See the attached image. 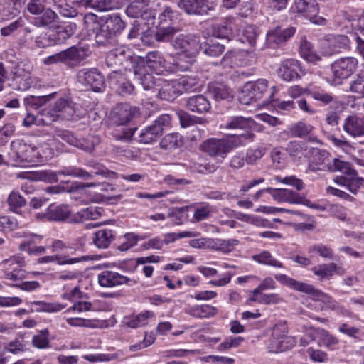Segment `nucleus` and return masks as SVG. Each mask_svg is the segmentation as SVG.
<instances>
[{"instance_id":"412c9836","label":"nucleus","mask_w":364,"mask_h":364,"mask_svg":"<svg viewBox=\"0 0 364 364\" xmlns=\"http://www.w3.org/2000/svg\"><path fill=\"white\" fill-rule=\"evenodd\" d=\"M301 71L299 62L295 59H287L282 62L278 69V74L284 80L289 82L300 77Z\"/></svg>"},{"instance_id":"09e8293b","label":"nucleus","mask_w":364,"mask_h":364,"mask_svg":"<svg viewBox=\"0 0 364 364\" xmlns=\"http://www.w3.org/2000/svg\"><path fill=\"white\" fill-rule=\"evenodd\" d=\"M156 27L161 26L163 24L171 22L176 14V11H173L171 7L168 6H163L156 9Z\"/></svg>"},{"instance_id":"c85d7f7f","label":"nucleus","mask_w":364,"mask_h":364,"mask_svg":"<svg viewBox=\"0 0 364 364\" xmlns=\"http://www.w3.org/2000/svg\"><path fill=\"white\" fill-rule=\"evenodd\" d=\"M312 271L316 276L318 277V279L321 281L325 279H329L333 274L339 275L344 274L343 268L333 262L318 265L313 268Z\"/></svg>"},{"instance_id":"393cba45","label":"nucleus","mask_w":364,"mask_h":364,"mask_svg":"<svg viewBox=\"0 0 364 364\" xmlns=\"http://www.w3.org/2000/svg\"><path fill=\"white\" fill-rule=\"evenodd\" d=\"M55 136L58 137L68 144L86 151H91L93 144L84 138L77 139L68 130L57 129Z\"/></svg>"},{"instance_id":"f8f14e48","label":"nucleus","mask_w":364,"mask_h":364,"mask_svg":"<svg viewBox=\"0 0 364 364\" xmlns=\"http://www.w3.org/2000/svg\"><path fill=\"white\" fill-rule=\"evenodd\" d=\"M176 50L181 53L198 55L202 48L200 36L195 34H179L171 41Z\"/></svg>"},{"instance_id":"72a5a7b5","label":"nucleus","mask_w":364,"mask_h":364,"mask_svg":"<svg viewBox=\"0 0 364 364\" xmlns=\"http://www.w3.org/2000/svg\"><path fill=\"white\" fill-rule=\"evenodd\" d=\"M175 80L180 95L196 91L200 87V80L196 76L184 75Z\"/></svg>"},{"instance_id":"4be33fe9","label":"nucleus","mask_w":364,"mask_h":364,"mask_svg":"<svg viewBox=\"0 0 364 364\" xmlns=\"http://www.w3.org/2000/svg\"><path fill=\"white\" fill-rule=\"evenodd\" d=\"M325 41L329 50L326 52L328 55L348 50L350 46V41L346 35H328L326 37Z\"/></svg>"},{"instance_id":"58836bf2","label":"nucleus","mask_w":364,"mask_h":364,"mask_svg":"<svg viewBox=\"0 0 364 364\" xmlns=\"http://www.w3.org/2000/svg\"><path fill=\"white\" fill-rule=\"evenodd\" d=\"M183 144L182 136L178 133L166 134L160 141V147L168 151L180 148Z\"/></svg>"},{"instance_id":"4d7b16f0","label":"nucleus","mask_w":364,"mask_h":364,"mask_svg":"<svg viewBox=\"0 0 364 364\" xmlns=\"http://www.w3.org/2000/svg\"><path fill=\"white\" fill-rule=\"evenodd\" d=\"M50 124L51 120L48 119L47 117L43 116L42 111L38 116L30 113L27 114L23 121V125L26 127H29L33 124L49 125Z\"/></svg>"},{"instance_id":"9b49d317","label":"nucleus","mask_w":364,"mask_h":364,"mask_svg":"<svg viewBox=\"0 0 364 364\" xmlns=\"http://www.w3.org/2000/svg\"><path fill=\"white\" fill-rule=\"evenodd\" d=\"M77 82L94 92H101L105 88V78L97 68H83L78 70Z\"/></svg>"},{"instance_id":"f3484780","label":"nucleus","mask_w":364,"mask_h":364,"mask_svg":"<svg viewBox=\"0 0 364 364\" xmlns=\"http://www.w3.org/2000/svg\"><path fill=\"white\" fill-rule=\"evenodd\" d=\"M97 280L101 287L106 288H112L122 284L131 286L136 283L134 279L110 270H105L99 274Z\"/></svg>"},{"instance_id":"cd10ccee","label":"nucleus","mask_w":364,"mask_h":364,"mask_svg":"<svg viewBox=\"0 0 364 364\" xmlns=\"http://www.w3.org/2000/svg\"><path fill=\"white\" fill-rule=\"evenodd\" d=\"M88 256H80L76 257H70V254L67 255H55L52 256H45L38 259V263H50L56 262L59 265L73 264L83 261H87Z\"/></svg>"},{"instance_id":"c03bdc74","label":"nucleus","mask_w":364,"mask_h":364,"mask_svg":"<svg viewBox=\"0 0 364 364\" xmlns=\"http://www.w3.org/2000/svg\"><path fill=\"white\" fill-rule=\"evenodd\" d=\"M252 258L254 261L261 264L277 268H284L282 262L277 260L269 251H262L259 254L254 255Z\"/></svg>"},{"instance_id":"7ed1b4c3","label":"nucleus","mask_w":364,"mask_h":364,"mask_svg":"<svg viewBox=\"0 0 364 364\" xmlns=\"http://www.w3.org/2000/svg\"><path fill=\"white\" fill-rule=\"evenodd\" d=\"M97 25L94 32L95 42L103 46L112 44L125 28V23L118 14L105 17Z\"/></svg>"},{"instance_id":"69168bd1","label":"nucleus","mask_w":364,"mask_h":364,"mask_svg":"<svg viewBox=\"0 0 364 364\" xmlns=\"http://www.w3.org/2000/svg\"><path fill=\"white\" fill-rule=\"evenodd\" d=\"M51 96V95L38 97L30 95L24 99V103L27 107H29L34 109H38L44 105Z\"/></svg>"},{"instance_id":"052dcab7","label":"nucleus","mask_w":364,"mask_h":364,"mask_svg":"<svg viewBox=\"0 0 364 364\" xmlns=\"http://www.w3.org/2000/svg\"><path fill=\"white\" fill-rule=\"evenodd\" d=\"M309 253H317L321 257L331 259L333 257V252L332 249L323 244H316L310 246L308 250Z\"/></svg>"},{"instance_id":"2eb2a0df","label":"nucleus","mask_w":364,"mask_h":364,"mask_svg":"<svg viewBox=\"0 0 364 364\" xmlns=\"http://www.w3.org/2000/svg\"><path fill=\"white\" fill-rule=\"evenodd\" d=\"M295 9L297 13L308 18L311 23L324 26L326 24V19L318 16V4L316 0H296Z\"/></svg>"},{"instance_id":"c756f323","label":"nucleus","mask_w":364,"mask_h":364,"mask_svg":"<svg viewBox=\"0 0 364 364\" xmlns=\"http://www.w3.org/2000/svg\"><path fill=\"white\" fill-rule=\"evenodd\" d=\"M94 183H79L77 182L63 181L58 186H53L46 188V192L50 194H58L63 192H73L78 188H91L95 186Z\"/></svg>"},{"instance_id":"2f4dec72","label":"nucleus","mask_w":364,"mask_h":364,"mask_svg":"<svg viewBox=\"0 0 364 364\" xmlns=\"http://www.w3.org/2000/svg\"><path fill=\"white\" fill-rule=\"evenodd\" d=\"M197 55L181 53L171 64V73L189 70L196 62Z\"/></svg>"},{"instance_id":"774afa93","label":"nucleus","mask_w":364,"mask_h":364,"mask_svg":"<svg viewBox=\"0 0 364 364\" xmlns=\"http://www.w3.org/2000/svg\"><path fill=\"white\" fill-rule=\"evenodd\" d=\"M122 239L123 242L118 246L117 249L124 252L134 247L137 244L139 237L137 235L130 232L125 234Z\"/></svg>"},{"instance_id":"680f3d73","label":"nucleus","mask_w":364,"mask_h":364,"mask_svg":"<svg viewBox=\"0 0 364 364\" xmlns=\"http://www.w3.org/2000/svg\"><path fill=\"white\" fill-rule=\"evenodd\" d=\"M49 331L46 328L34 335L32 338L33 345L38 348H46L49 347Z\"/></svg>"},{"instance_id":"5fc2aeb1","label":"nucleus","mask_w":364,"mask_h":364,"mask_svg":"<svg viewBox=\"0 0 364 364\" xmlns=\"http://www.w3.org/2000/svg\"><path fill=\"white\" fill-rule=\"evenodd\" d=\"M188 206L173 208L169 210L168 217L171 218L174 224L181 225L188 217Z\"/></svg>"},{"instance_id":"6e6d98bb","label":"nucleus","mask_w":364,"mask_h":364,"mask_svg":"<svg viewBox=\"0 0 364 364\" xmlns=\"http://www.w3.org/2000/svg\"><path fill=\"white\" fill-rule=\"evenodd\" d=\"M312 129L313 127L311 124L301 121L292 124L289 128L291 135L299 138L307 136L311 132Z\"/></svg>"},{"instance_id":"bf43d9fd","label":"nucleus","mask_w":364,"mask_h":364,"mask_svg":"<svg viewBox=\"0 0 364 364\" xmlns=\"http://www.w3.org/2000/svg\"><path fill=\"white\" fill-rule=\"evenodd\" d=\"M147 6L143 1H132L126 9L128 16L134 18H140Z\"/></svg>"},{"instance_id":"dca6fc26","label":"nucleus","mask_w":364,"mask_h":364,"mask_svg":"<svg viewBox=\"0 0 364 364\" xmlns=\"http://www.w3.org/2000/svg\"><path fill=\"white\" fill-rule=\"evenodd\" d=\"M134 78L138 80L146 90H152L156 92L158 87V82L161 80V77H155L147 72V68L144 65V60L138 62L133 70Z\"/></svg>"},{"instance_id":"f03ea898","label":"nucleus","mask_w":364,"mask_h":364,"mask_svg":"<svg viewBox=\"0 0 364 364\" xmlns=\"http://www.w3.org/2000/svg\"><path fill=\"white\" fill-rule=\"evenodd\" d=\"M253 137V134L247 133L233 134L221 139L211 138L202 144L201 149L211 156L224 159L231 150L244 145L247 141H252Z\"/></svg>"},{"instance_id":"39448f33","label":"nucleus","mask_w":364,"mask_h":364,"mask_svg":"<svg viewBox=\"0 0 364 364\" xmlns=\"http://www.w3.org/2000/svg\"><path fill=\"white\" fill-rule=\"evenodd\" d=\"M87 46H73L64 50L47 57L46 65L63 63L70 68L79 66L89 55Z\"/></svg>"},{"instance_id":"ea45409f","label":"nucleus","mask_w":364,"mask_h":364,"mask_svg":"<svg viewBox=\"0 0 364 364\" xmlns=\"http://www.w3.org/2000/svg\"><path fill=\"white\" fill-rule=\"evenodd\" d=\"M209 91L215 100H229L232 98L230 89L223 83H215L209 87Z\"/></svg>"},{"instance_id":"f257e3e1","label":"nucleus","mask_w":364,"mask_h":364,"mask_svg":"<svg viewBox=\"0 0 364 364\" xmlns=\"http://www.w3.org/2000/svg\"><path fill=\"white\" fill-rule=\"evenodd\" d=\"M274 278L281 284L287 286L296 291L306 293L314 296V307L321 311L332 310L344 316L352 318H358L351 311L346 309L343 306L339 305L331 296L316 289L311 284L297 281L286 274H275Z\"/></svg>"},{"instance_id":"1a4fd4ad","label":"nucleus","mask_w":364,"mask_h":364,"mask_svg":"<svg viewBox=\"0 0 364 364\" xmlns=\"http://www.w3.org/2000/svg\"><path fill=\"white\" fill-rule=\"evenodd\" d=\"M75 112V104L65 98L58 100L51 107L42 110L43 116H46L50 119L51 123L58 119H72Z\"/></svg>"},{"instance_id":"13d9d810","label":"nucleus","mask_w":364,"mask_h":364,"mask_svg":"<svg viewBox=\"0 0 364 364\" xmlns=\"http://www.w3.org/2000/svg\"><path fill=\"white\" fill-rule=\"evenodd\" d=\"M51 1L63 16L72 18L76 16V10L68 4L66 0H51Z\"/></svg>"},{"instance_id":"a878e982","label":"nucleus","mask_w":364,"mask_h":364,"mask_svg":"<svg viewBox=\"0 0 364 364\" xmlns=\"http://www.w3.org/2000/svg\"><path fill=\"white\" fill-rule=\"evenodd\" d=\"M46 216L48 220L53 221H70L73 218V215H71V210L69 206L65 205H50L46 213Z\"/></svg>"},{"instance_id":"473e14b6","label":"nucleus","mask_w":364,"mask_h":364,"mask_svg":"<svg viewBox=\"0 0 364 364\" xmlns=\"http://www.w3.org/2000/svg\"><path fill=\"white\" fill-rule=\"evenodd\" d=\"M104 212L101 207L90 206L83 208L73 215V218L70 220L73 223H82L87 220H96L99 218Z\"/></svg>"},{"instance_id":"49530a36","label":"nucleus","mask_w":364,"mask_h":364,"mask_svg":"<svg viewBox=\"0 0 364 364\" xmlns=\"http://www.w3.org/2000/svg\"><path fill=\"white\" fill-rule=\"evenodd\" d=\"M7 203L11 211L18 213L26 205V200L18 191H13L8 196Z\"/></svg>"},{"instance_id":"0e129e2a","label":"nucleus","mask_w":364,"mask_h":364,"mask_svg":"<svg viewBox=\"0 0 364 364\" xmlns=\"http://www.w3.org/2000/svg\"><path fill=\"white\" fill-rule=\"evenodd\" d=\"M274 180L279 183H282L286 185H289L294 187L298 191H301L304 188V183L301 179L296 178L295 176H289L282 177L276 176Z\"/></svg>"},{"instance_id":"6e6552de","label":"nucleus","mask_w":364,"mask_h":364,"mask_svg":"<svg viewBox=\"0 0 364 364\" xmlns=\"http://www.w3.org/2000/svg\"><path fill=\"white\" fill-rule=\"evenodd\" d=\"M171 121L169 114H161L151 125L140 132L138 141L143 144L154 143L163 134L165 129L170 127Z\"/></svg>"},{"instance_id":"423d86ee","label":"nucleus","mask_w":364,"mask_h":364,"mask_svg":"<svg viewBox=\"0 0 364 364\" xmlns=\"http://www.w3.org/2000/svg\"><path fill=\"white\" fill-rule=\"evenodd\" d=\"M114 112L118 117L120 125H119L117 129L114 131L113 136L117 140L119 141H126L131 139L136 132L137 128L136 127H128L122 125L132 119L136 112V107H133L127 103H121L117 105L115 107Z\"/></svg>"},{"instance_id":"bb28decb","label":"nucleus","mask_w":364,"mask_h":364,"mask_svg":"<svg viewBox=\"0 0 364 364\" xmlns=\"http://www.w3.org/2000/svg\"><path fill=\"white\" fill-rule=\"evenodd\" d=\"M207 0H179L178 7L188 15H201L206 11Z\"/></svg>"},{"instance_id":"ddd939ff","label":"nucleus","mask_w":364,"mask_h":364,"mask_svg":"<svg viewBox=\"0 0 364 364\" xmlns=\"http://www.w3.org/2000/svg\"><path fill=\"white\" fill-rule=\"evenodd\" d=\"M294 27L277 26L269 29L266 34L265 44L268 48L277 49L285 43L295 34Z\"/></svg>"},{"instance_id":"3c124183","label":"nucleus","mask_w":364,"mask_h":364,"mask_svg":"<svg viewBox=\"0 0 364 364\" xmlns=\"http://www.w3.org/2000/svg\"><path fill=\"white\" fill-rule=\"evenodd\" d=\"M32 306L36 307V311H46L49 313L58 312L66 307V305L59 303H48L42 301L32 302Z\"/></svg>"},{"instance_id":"0eeeda50","label":"nucleus","mask_w":364,"mask_h":364,"mask_svg":"<svg viewBox=\"0 0 364 364\" xmlns=\"http://www.w3.org/2000/svg\"><path fill=\"white\" fill-rule=\"evenodd\" d=\"M11 150V158L18 165L24 163H37L43 159L38 147L27 144L22 139L12 141Z\"/></svg>"},{"instance_id":"864d4df0","label":"nucleus","mask_w":364,"mask_h":364,"mask_svg":"<svg viewBox=\"0 0 364 364\" xmlns=\"http://www.w3.org/2000/svg\"><path fill=\"white\" fill-rule=\"evenodd\" d=\"M176 115L179 119L180 124L182 127L186 128L197 124H201L203 119L192 116L189 113L183 110H178Z\"/></svg>"},{"instance_id":"5701e85b","label":"nucleus","mask_w":364,"mask_h":364,"mask_svg":"<svg viewBox=\"0 0 364 364\" xmlns=\"http://www.w3.org/2000/svg\"><path fill=\"white\" fill-rule=\"evenodd\" d=\"M343 129L347 134L353 137L364 136V115L352 114L348 116L344 120Z\"/></svg>"},{"instance_id":"a211bd4d","label":"nucleus","mask_w":364,"mask_h":364,"mask_svg":"<svg viewBox=\"0 0 364 364\" xmlns=\"http://www.w3.org/2000/svg\"><path fill=\"white\" fill-rule=\"evenodd\" d=\"M146 68L154 72L157 75L171 73V63L167 62L159 51L149 52L144 60Z\"/></svg>"},{"instance_id":"37998d69","label":"nucleus","mask_w":364,"mask_h":364,"mask_svg":"<svg viewBox=\"0 0 364 364\" xmlns=\"http://www.w3.org/2000/svg\"><path fill=\"white\" fill-rule=\"evenodd\" d=\"M40 16L35 18V25L38 27H46L50 24L58 22V14L50 9H45V10L39 14Z\"/></svg>"},{"instance_id":"6ab92c4d","label":"nucleus","mask_w":364,"mask_h":364,"mask_svg":"<svg viewBox=\"0 0 364 364\" xmlns=\"http://www.w3.org/2000/svg\"><path fill=\"white\" fill-rule=\"evenodd\" d=\"M270 195L278 202H286L291 204H303L309 205V201L304 196L287 188L269 189Z\"/></svg>"},{"instance_id":"7c9ffc66","label":"nucleus","mask_w":364,"mask_h":364,"mask_svg":"<svg viewBox=\"0 0 364 364\" xmlns=\"http://www.w3.org/2000/svg\"><path fill=\"white\" fill-rule=\"evenodd\" d=\"M155 316L154 313L151 311H144L137 315H132L124 318L122 323L124 326L131 328H136L147 324L149 318Z\"/></svg>"},{"instance_id":"de8ad7c7","label":"nucleus","mask_w":364,"mask_h":364,"mask_svg":"<svg viewBox=\"0 0 364 364\" xmlns=\"http://www.w3.org/2000/svg\"><path fill=\"white\" fill-rule=\"evenodd\" d=\"M58 173L59 176H71L83 179H90L92 178V175L89 173V172L81 168L73 166L63 167L58 171Z\"/></svg>"},{"instance_id":"a18cd8bd","label":"nucleus","mask_w":364,"mask_h":364,"mask_svg":"<svg viewBox=\"0 0 364 364\" xmlns=\"http://www.w3.org/2000/svg\"><path fill=\"white\" fill-rule=\"evenodd\" d=\"M238 243L239 241L236 239H213L209 242L208 246L215 250L228 252Z\"/></svg>"},{"instance_id":"9d476101","label":"nucleus","mask_w":364,"mask_h":364,"mask_svg":"<svg viewBox=\"0 0 364 364\" xmlns=\"http://www.w3.org/2000/svg\"><path fill=\"white\" fill-rule=\"evenodd\" d=\"M267 87L268 81L265 79L247 82L242 88L240 101L247 105L255 102L263 97Z\"/></svg>"},{"instance_id":"4468645a","label":"nucleus","mask_w":364,"mask_h":364,"mask_svg":"<svg viewBox=\"0 0 364 364\" xmlns=\"http://www.w3.org/2000/svg\"><path fill=\"white\" fill-rule=\"evenodd\" d=\"M358 60L351 56L343 57L331 64V70L336 79L345 80L352 75L358 68Z\"/></svg>"},{"instance_id":"a19ab883","label":"nucleus","mask_w":364,"mask_h":364,"mask_svg":"<svg viewBox=\"0 0 364 364\" xmlns=\"http://www.w3.org/2000/svg\"><path fill=\"white\" fill-rule=\"evenodd\" d=\"M180 31L179 26H161L154 33V38L158 42H168Z\"/></svg>"},{"instance_id":"aec40b11","label":"nucleus","mask_w":364,"mask_h":364,"mask_svg":"<svg viewBox=\"0 0 364 364\" xmlns=\"http://www.w3.org/2000/svg\"><path fill=\"white\" fill-rule=\"evenodd\" d=\"M156 96L163 100L173 101L180 95L175 79L168 80L161 77L158 82Z\"/></svg>"},{"instance_id":"c9c22d12","label":"nucleus","mask_w":364,"mask_h":364,"mask_svg":"<svg viewBox=\"0 0 364 364\" xmlns=\"http://www.w3.org/2000/svg\"><path fill=\"white\" fill-rule=\"evenodd\" d=\"M217 309L213 306L204 304V305H196L189 306L185 309V312L191 316L195 318H209L215 316L217 314Z\"/></svg>"},{"instance_id":"e2e57ef3","label":"nucleus","mask_w":364,"mask_h":364,"mask_svg":"<svg viewBox=\"0 0 364 364\" xmlns=\"http://www.w3.org/2000/svg\"><path fill=\"white\" fill-rule=\"evenodd\" d=\"M300 55L306 61L316 63L321 60V58L316 54L311 49V45L308 42H304L300 46Z\"/></svg>"},{"instance_id":"4c0bfd02","label":"nucleus","mask_w":364,"mask_h":364,"mask_svg":"<svg viewBox=\"0 0 364 364\" xmlns=\"http://www.w3.org/2000/svg\"><path fill=\"white\" fill-rule=\"evenodd\" d=\"M309 95L323 105H328L336 101L335 96L320 87H310Z\"/></svg>"},{"instance_id":"8fccbe9b","label":"nucleus","mask_w":364,"mask_h":364,"mask_svg":"<svg viewBox=\"0 0 364 364\" xmlns=\"http://www.w3.org/2000/svg\"><path fill=\"white\" fill-rule=\"evenodd\" d=\"M251 119L242 116L231 117L224 124V128L228 129H245L250 126Z\"/></svg>"},{"instance_id":"20e7f679","label":"nucleus","mask_w":364,"mask_h":364,"mask_svg":"<svg viewBox=\"0 0 364 364\" xmlns=\"http://www.w3.org/2000/svg\"><path fill=\"white\" fill-rule=\"evenodd\" d=\"M141 58L129 48L122 46L110 50L106 57V64L114 73L123 70H133Z\"/></svg>"},{"instance_id":"603ef678","label":"nucleus","mask_w":364,"mask_h":364,"mask_svg":"<svg viewBox=\"0 0 364 364\" xmlns=\"http://www.w3.org/2000/svg\"><path fill=\"white\" fill-rule=\"evenodd\" d=\"M232 33L231 23L228 21H223L212 26V34L216 38H226Z\"/></svg>"},{"instance_id":"79ce46f5","label":"nucleus","mask_w":364,"mask_h":364,"mask_svg":"<svg viewBox=\"0 0 364 364\" xmlns=\"http://www.w3.org/2000/svg\"><path fill=\"white\" fill-rule=\"evenodd\" d=\"M59 174L57 171H43L36 173H22L19 177L31 178L33 180H41L48 183L57 182Z\"/></svg>"},{"instance_id":"e433bc0d","label":"nucleus","mask_w":364,"mask_h":364,"mask_svg":"<svg viewBox=\"0 0 364 364\" xmlns=\"http://www.w3.org/2000/svg\"><path fill=\"white\" fill-rule=\"evenodd\" d=\"M77 26L75 23H69L65 26H59L52 31L55 45H61L69 39L75 32Z\"/></svg>"},{"instance_id":"338daca9","label":"nucleus","mask_w":364,"mask_h":364,"mask_svg":"<svg viewBox=\"0 0 364 364\" xmlns=\"http://www.w3.org/2000/svg\"><path fill=\"white\" fill-rule=\"evenodd\" d=\"M350 90L359 97H364V71L358 73L355 79L351 82Z\"/></svg>"},{"instance_id":"b1692460","label":"nucleus","mask_w":364,"mask_h":364,"mask_svg":"<svg viewBox=\"0 0 364 364\" xmlns=\"http://www.w3.org/2000/svg\"><path fill=\"white\" fill-rule=\"evenodd\" d=\"M185 107L190 112L198 114L208 112L211 109L209 100L203 95H196L185 100Z\"/></svg>"},{"instance_id":"f704fd0d","label":"nucleus","mask_w":364,"mask_h":364,"mask_svg":"<svg viewBox=\"0 0 364 364\" xmlns=\"http://www.w3.org/2000/svg\"><path fill=\"white\" fill-rule=\"evenodd\" d=\"M114 238V232L110 229H100L93 234L92 242L94 245L100 249H106L112 243Z\"/></svg>"}]
</instances>
